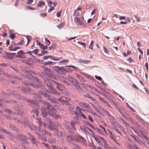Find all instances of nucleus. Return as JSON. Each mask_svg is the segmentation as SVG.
<instances>
[{
  "mask_svg": "<svg viewBox=\"0 0 149 149\" xmlns=\"http://www.w3.org/2000/svg\"><path fill=\"white\" fill-rule=\"evenodd\" d=\"M54 9V8L53 6H52L49 9V10L48 11V12H50L51 11H52Z\"/></svg>",
  "mask_w": 149,
  "mask_h": 149,
  "instance_id": "62",
  "label": "nucleus"
},
{
  "mask_svg": "<svg viewBox=\"0 0 149 149\" xmlns=\"http://www.w3.org/2000/svg\"><path fill=\"white\" fill-rule=\"evenodd\" d=\"M39 76L42 77L44 79L45 83L47 86L48 88L49 89V91L50 93L54 94H58V92L55 90L52 84V81L46 78L43 76H42L41 75L39 74Z\"/></svg>",
  "mask_w": 149,
  "mask_h": 149,
  "instance_id": "1",
  "label": "nucleus"
},
{
  "mask_svg": "<svg viewBox=\"0 0 149 149\" xmlns=\"http://www.w3.org/2000/svg\"><path fill=\"white\" fill-rule=\"evenodd\" d=\"M127 146L130 149H139L136 145H134L133 146H132L130 144H128Z\"/></svg>",
  "mask_w": 149,
  "mask_h": 149,
  "instance_id": "26",
  "label": "nucleus"
},
{
  "mask_svg": "<svg viewBox=\"0 0 149 149\" xmlns=\"http://www.w3.org/2000/svg\"><path fill=\"white\" fill-rule=\"evenodd\" d=\"M74 21L76 25H80L82 28L86 26V25L84 23L85 20L83 17H81L80 18L76 17L74 18Z\"/></svg>",
  "mask_w": 149,
  "mask_h": 149,
  "instance_id": "5",
  "label": "nucleus"
},
{
  "mask_svg": "<svg viewBox=\"0 0 149 149\" xmlns=\"http://www.w3.org/2000/svg\"><path fill=\"white\" fill-rule=\"evenodd\" d=\"M95 77L96 79H97L101 81L102 80V78L100 76H98L97 75H95Z\"/></svg>",
  "mask_w": 149,
  "mask_h": 149,
  "instance_id": "48",
  "label": "nucleus"
},
{
  "mask_svg": "<svg viewBox=\"0 0 149 149\" xmlns=\"http://www.w3.org/2000/svg\"><path fill=\"white\" fill-rule=\"evenodd\" d=\"M85 77L88 78H90L92 80V81H93L95 80V79L93 78H92L91 77H90L89 75L84 73H81Z\"/></svg>",
  "mask_w": 149,
  "mask_h": 149,
  "instance_id": "28",
  "label": "nucleus"
},
{
  "mask_svg": "<svg viewBox=\"0 0 149 149\" xmlns=\"http://www.w3.org/2000/svg\"><path fill=\"white\" fill-rule=\"evenodd\" d=\"M97 131L100 133L102 134H104L105 133H104V131H103L102 130H101L97 129Z\"/></svg>",
  "mask_w": 149,
  "mask_h": 149,
  "instance_id": "41",
  "label": "nucleus"
},
{
  "mask_svg": "<svg viewBox=\"0 0 149 149\" xmlns=\"http://www.w3.org/2000/svg\"><path fill=\"white\" fill-rule=\"evenodd\" d=\"M18 54H24L25 53L23 52V51L22 50H20L17 53Z\"/></svg>",
  "mask_w": 149,
  "mask_h": 149,
  "instance_id": "57",
  "label": "nucleus"
},
{
  "mask_svg": "<svg viewBox=\"0 0 149 149\" xmlns=\"http://www.w3.org/2000/svg\"><path fill=\"white\" fill-rule=\"evenodd\" d=\"M27 120L26 118H25V121L24 122V124L25 126L27 127L28 125V124L27 122Z\"/></svg>",
  "mask_w": 149,
  "mask_h": 149,
  "instance_id": "52",
  "label": "nucleus"
},
{
  "mask_svg": "<svg viewBox=\"0 0 149 149\" xmlns=\"http://www.w3.org/2000/svg\"><path fill=\"white\" fill-rule=\"evenodd\" d=\"M79 91H81V88L79 85V83L78 81L77 82V84L73 85Z\"/></svg>",
  "mask_w": 149,
  "mask_h": 149,
  "instance_id": "24",
  "label": "nucleus"
},
{
  "mask_svg": "<svg viewBox=\"0 0 149 149\" xmlns=\"http://www.w3.org/2000/svg\"><path fill=\"white\" fill-rule=\"evenodd\" d=\"M57 134L59 136H63V133L61 131L58 132L57 133Z\"/></svg>",
  "mask_w": 149,
  "mask_h": 149,
  "instance_id": "45",
  "label": "nucleus"
},
{
  "mask_svg": "<svg viewBox=\"0 0 149 149\" xmlns=\"http://www.w3.org/2000/svg\"><path fill=\"white\" fill-rule=\"evenodd\" d=\"M86 97L88 98H90L92 100H94V98L89 95H86Z\"/></svg>",
  "mask_w": 149,
  "mask_h": 149,
  "instance_id": "56",
  "label": "nucleus"
},
{
  "mask_svg": "<svg viewBox=\"0 0 149 149\" xmlns=\"http://www.w3.org/2000/svg\"><path fill=\"white\" fill-rule=\"evenodd\" d=\"M76 76L77 77L80 79V80L81 81L82 85L84 86H85L84 84L82 82H85V81L84 79L82 78L81 76L80 75L78 74H76Z\"/></svg>",
  "mask_w": 149,
  "mask_h": 149,
  "instance_id": "21",
  "label": "nucleus"
},
{
  "mask_svg": "<svg viewBox=\"0 0 149 149\" xmlns=\"http://www.w3.org/2000/svg\"><path fill=\"white\" fill-rule=\"evenodd\" d=\"M44 126L45 127H47L50 128L52 130H56L57 128L56 125L54 124H52L51 120L47 118L45 122L43 123Z\"/></svg>",
  "mask_w": 149,
  "mask_h": 149,
  "instance_id": "2",
  "label": "nucleus"
},
{
  "mask_svg": "<svg viewBox=\"0 0 149 149\" xmlns=\"http://www.w3.org/2000/svg\"><path fill=\"white\" fill-rule=\"evenodd\" d=\"M90 104L92 107L95 109V111L99 113L100 112L99 110L95 107V106L92 103H90Z\"/></svg>",
  "mask_w": 149,
  "mask_h": 149,
  "instance_id": "32",
  "label": "nucleus"
},
{
  "mask_svg": "<svg viewBox=\"0 0 149 149\" xmlns=\"http://www.w3.org/2000/svg\"><path fill=\"white\" fill-rule=\"evenodd\" d=\"M45 74L47 76L51 77L52 79H56V77L53 74V73L49 68H46L44 70Z\"/></svg>",
  "mask_w": 149,
  "mask_h": 149,
  "instance_id": "10",
  "label": "nucleus"
},
{
  "mask_svg": "<svg viewBox=\"0 0 149 149\" xmlns=\"http://www.w3.org/2000/svg\"><path fill=\"white\" fill-rule=\"evenodd\" d=\"M45 41L46 44L47 45V46L49 45L50 44V41L46 38H45Z\"/></svg>",
  "mask_w": 149,
  "mask_h": 149,
  "instance_id": "34",
  "label": "nucleus"
},
{
  "mask_svg": "<svg viewBox=\"0 0 149 149\" xmlns=\"http://www.w3.org/2000/svg\"><path fill=\"white\" fill-rule=\"evenodd\" d=\"M50 57H51V56H45L43 57V59L44 60H46L48 58H50Z\"/></svg>",
  "mask_w": 149,
  "mask_h": 149,
  "instance_id": "58",
  "label": "nucleus"
},
{
  "mask_svg": "<svg viewBox=\"0 0 149 149\" xmlns=\"http://www.w3.org/2000/svg\"><path fill=\"white\" fill-rule=\"evenodd\" d=\"M54 70L58 73L61 74H64L65 73V71H67L65 70V68L63 67H59L57 66H54L53 67Z\"/></svg>",
  "mask_w": 149,
  "mask_h": 149,
  "instance_id": "9",
  "label": "nucleus"
},
{
  "mask_svg": "<svg viewBox=\"0 0 149 149\" xmlns=\"http://www.w3.org/2000/svg\"><path fill=\"white\" fill-rule=\"evenodd\" d=\"M84 123L86 125H89L90 127H91L92 128H93V125L90 124V123L87 121H85L84 122Z\"/></svg>",
  "mask_w": 149,
  "mask_h": 149,
  "instance_id": "37",
  "label": "nucleus"
},
{
  "mask_svg": "<svg viewBox=\"0 0 149 149\" xmlns=\"http://www.w3.org/2000/svg\"><path fill=\"white\" fill-rule=\"evenodd\" d=\"M33 0H27L26 2L27 5H30L33 2Z\"/></svg>",
  "mask_w": 149,
  "mask_h": 149,
  "instance_id": "38",
  "label": "nucleus"
},
{
  "mask_svg": "<svg viewBox=\"0 0 149 149\" xmlns=\"http://www.w3.org/2000/svg\"><path fill=\"white\" fill-rule=\"evenodd\" d=\"M123 123L127 128H128L130 127L129 124H128L125 121H123Z\"/></svg>",
  "mask_w": 149,
  "mask_h": 149,
  "instance_id": "42",
  "label": "nucleus"
},
{
  "mask_svg": "<svg viewBox=\"0 0 149 149\" xmlns=\"http://www.w3.org/2000/svg\"><path fill=\"white\" fill-rule=\"evenodd\" d=\"M26 38L27 40H28L27 44H28L29 43V42L30 41L31 37L29 36H26Z\"/></svg>",
  "mask_w": 149,
  "mask_h": 149,
  "instance_id": "50",
  "label": "nucleus"
},
{
  "mask_svg": "<svg viewBox=\"0 0 149 149\" xmlns=\"http://www.w3.org/2000/svg\"><path fill=\"white\" fill-rule=\"evenodd\" d=\"M29 135L30 136L29 139L31 140V142L33 144H36L37 143V141L36 139L33 136L31 135L30 134H29Z\"/></svg>",
  "mask_w": 149,
  "mask_h": 149,
  "instance_id": "17",
  "label": "nucleus"
},
{
  "mask_svg": "<svg viewBox=\"0 0 149 149\" xmlns=\"http://www.w3.org/2000/svg\"><path fill=\"white\" fill-rule=\"evenodd\" d=\"M88 86L90 87V88H92L93 90L96 91L97 92H98L99 93H100V92L97 89H96V88H94V87H92L90 86Z\"/></svg>",
  "mask_w": 149,
  "mask_h": 149,
  "instance_id": "54",
  "label": "nucleus"
},
{
  "mask_svg": "<svg viewBox=\"0 0 149 149\" xmlns=\"http://www.w3.org/2000/svg\"><path fill=\"white\" fill-rule=\"evenodd\" d=\"M65 70L67 71H65L66 72H71L72 71V70H71L69 68L65 69Z\"/></svg>",
  "mask_w": 149,
  "mask_h": 149,
  "instance_id": "60",
  "label": "nucleus"
},
{
  "mask_svg": "<svg viewBox=\"0 0 149 149\" xmlns=\"http://www.w3.org/2000/svg\"><path fill=\"white\" fill-rule=\"evenodd\" d=\"M40 47L43 50H45L47 49L48 46L47 45L44 46L43 44H42L41 46H40Z\"/></svg>",
  "mask_w": 149,
  "mask_h": 149,
  "instance_id": "30",
  "label": "nucleus"
},
{
  "mask_svg": "<svg viewBox=\"0 0 149 149\" xmlns=\"http://www.w3.org/2000/svg\"><path fill=\"white\" fill-rule=\"evenodd\" d=\"M88 118L89 120L91 122H93V118L91 117L90 116H88Z\"/></svg>",
  "mask_w": 149,
  "mask_h": 149,
  "instance_id": "59",
  "label": "nucleus"
},
{
  "mask_svg": "<svg viewBox=\"0 0 149 149\" xmlns=\"http://www.w3.org/2000/svg\"><path fill=\"white\" fill-rule=\"evenodd\" d=\"M42 133L36 132V134L38 135V136L40 139L43 141H45L46 140V139L44 136V135L49 134L45 130L41 132Z\"/></svg>",
  "mask_w": 149,
  "mask_h": 149,
  "instance_id": "11",
  "label": "nucleus"
},
{
  "mask_svg": "<svg viewBox=\"0 0 149 149\" xmlns=\"http://www.w3.org/2000/svg\"><path fill=\"white\" fill-rule=\"evenodd\" d=\"M61 11H59L56 13V15L58 17H60L61 14Z\"/></svg>",
  "mask_w": 149,
  "mask_h": 149,
  "instance_id": "61",
  "label": "nucleus"
},
{
  "mask_svg": "<svg viewBox=\"0 0 149 149\" xmlns=\"http://www.w3.org/2000/svg\"><path fill=\"white\" fill-rule=\"evenodd\" d=\"M45 4V3L43 1H40L39 2L38 5L37 6V7L39 6L40 7H42Z\"/></svg>",
  "mask_w": 149,
  "mask_h": 149,
  "instance_id": "27",
  "label": "nucleus"
},
{
  "mask_svg": "<svg viewBox=\"0 0 149 149\" xmlns=\"http://www.w3.org/2000/svg\"><path fill=\"white\" fill-rule=\"evenodd\" d=\"M79 130L85 133H86L87 132L85 127L84 125L80 126Z\"/></svg>",
  "mask_w": 149,
  "mask_h": 149,
  "instance_id": "20",
  "label": "nucleus"
},
{
  "mask_svg": "<svg viewBox=\"0 0 149 149\" xmlns=\"http://www.w3.org/2000/svg\"><path fill=\"white\" fill-rule=\"evenodd\" d=\"M45 107H43L42 108L45 109V111H49L54 112L56 109H58V106L55 105L54 106V108H53L52 105L49 103L45 102V104H44Z\"/></svg>",
  "mask_w": 149,
  "mask_h": 149,
  "instance_id": "7",
  "label": "nucleus"
},
{
  "mask_svg": "<svg viewBox=\"0 0 149 149\" xmlns=\"http://www.w3.org/2000/svg\"><path fill=\"white\" fill-rule=\"evenodd\" d=\"M68 79L69 81H70L72 84L73 85L74 84H77V80L71 77H69Z\"/></svg>",
  "mask_w": 149,
  "mask_h": 149,
  "instance_id": "16",
  "label": "nucleus"
},
{
  "mask_svg": "<svg viewBox=\"0 0 149 149\" xmlns=\"http://www.w3.org/2000/svg\"><path fill=\"white\" fill-rule=\"evenodd\" d=\"M29 127L32 130H34L38 131L41 132V131L40 126H38V128H37L35 125H31L29 126Z\"/></svg>",
  "mask_w": 149,
  "mask_h": 149,
  "instance_id": "18",
  "label": "nucleus"
},
{
  "mask_svg": "<svg viewBox=\"0 0 149 149\" xmlns=\"http://www.w3.org/2000/svg\"><path fill=\"white\" fill-rule=\"evenodd\" d=\"M117 109L121 114L123 113V110L120 107H117Z\"/></svg>",
  "mask_w": 149,
  "mask_h": 149,
  "instance_id": "46",
  "label": "nucleus"
},
{
  "mask_svg": "<svg viewBox=\"0 0 149 149\" xmlns=\"http://www.w3.org/2000/svg\"><path fill=\"white\" fill-rule=\"evenodd\" d=\"M108 132L111 138L117 144L120 145L117 142V140L115 138V135L113 134L112 132L109 130H108Z\"/></svg>",
  "mask_w": 149,
  "mask_h": 149,
  "instance_id": "15",
  "label": "nucleus"
},
{
  "mask_svg": "<svg viewBox=\"0 0 149 149\" xmlns=\"http://www.w3.org/2000/svg\"><path fill=\"white\" fill-rule=\"evenodd\" d=\"M93 40H92L89 46V48L91 49H93Z\"/></svg>",
  "mask_w": 149,
  "mask_h": 149,
  "instance_id": "35",
  "label": "nucleus"
},
{
  "mask_svg": "<svg viewBox=\"0 0 149 149\" xmlns=\"http://www.w3.org/2000/svg\"><path fill=\"white\" fill-rule=\"evenodd\" d=\"M77 137V141H80L84 143L85 142V141L83 137L80 136H79L78 137Z\"/></svg>",
  "mask_w": 149,
  "mask_h": 149,
  "instance_id": "25",
  "label": "nucleus"
},
{
  "mask_svg": "<svg viewBox=\"0 0 149 149\" xmlns=\"http://www.w3.org/2000/svg\"><path fill=\"white\" fill-rule=\"evenodd\" d=\"M134 131L139 135H144L147 133L146 131L139 125L136 126L135 128Z\"/></svg>",
  "mask_w": 149,
  "mask_h": 149,
  "instance_id": "8",
  "label": "nucleus"
},
{
  "mask_svg": "<svg viewBox=\"0 0 149 149\" xmlns=\"http://www.w3.org/2000/svg\"><path fill=\"white\" fill-rule=\"evenodd\" d=\"M41 114L42 116L44 117L47 115V114L48 113L49 115H52L53 117L56 119H58L61 117L60 115L57 114L56 113H54V112H52L48 111H45V109L42 108L41 110Z\"/></svg>",
  "mask_w": 149,
  "mask_h": 149,
  "instance_id": "4",
  "label": "nucleus"
},
{
  "mask_svg": "<svg viewBox=\"0 0 149 149\" xmlns=\"http://www.w3.org/2000/svg\"><path fill=\"white\" fill-rule=\"evenodd\" d=\"M79 105L83 108H87L88 109L86 111H89V110L90 109V107L88 104L84 102H80L79 103Z\"/></svg>",
  "mask_w": 149,
  "mask_h": 149,
  "instance_id": "14",
  "label": "nucleus"
},
{
  "mask_svg": "<svg viewBox=\"0 0 149 149\" xmlns=\"http://www.w3.org/2000/svg\"><path fill=\"white\" fill-rule=\"evenodd\" d=\"M79 62L81 63H83L84 64H87L91 62V61L88 60H82L81 59H79Z\"/></svg>",
  "mask_w": 149,
  "mask_h": 149,
  "instance_id": "23",
  "label": "nucleus"
},
{
  "mask_svg": "<svg viewBox=\"0 0 149 149\" xmlns=\"http://www.w3.org/2000/svg\"><path fill=\"white\" fill-rule=\"evenodd\" d=\"M80 116L84 119H87V118L86 116L81 112H80Z\"/></svg>",
  "mask_w": 149,
  "mask_h": 149,
  "instance_id": "39",
  "label": "nucleus"
},
{
  "mask_svg": "<svg viewBox=\"0 0 149 149\" xmlns=\"http://www.w3.org/2000/svg\"><path fill=\"white\" fill-rule=\"evenodd\" d=\"M103 48L104 51V52H105L106 53H107V54L109 52H108L107 49H106V47L105 46H103Z\"/></svg>",
  "mask_w": 149,
  "mask_h": 149,
  "instance_id": "55",
  "label": "nucleus"
},
{
  "mask_svg": "<svg viewBox=\"0 0 149 149\" xmlns=\"http://www.w3.org/2000/svg\"><path fill=\"white\" fill-rule=\"evenodd\" d=\"M93 136L98 143L100 144L103 142L104 144V146L105 149H112L106 143L105 140L102 137L95 135H94Z\"/></svg>",
  "mask_w": 149,
  "mask_h": 149,
  "instance_id": "3",
  "label": "nucleus"
},
{
  "mask_svg": "<svg viewBox=\"0 0 149 149\" xmlns=\"http://www.w3.org/2000/svg\"><path fill=\"white\" fill-rule=\"evenodd\" d=\"M53 63V62L50 61H49L45 62L44 63V65H54Z\"/></svg>",
  "mask_w": 149,
  "mask_h": 149,
  "instance_id": "31",
  "label": "nucleus"
},
{
  "mask_svg": "<svg viewBox=\"0 0 149 149\" xmlns=\"http://www.w3.org/2000/svg\"><path fill=\"white\" fill-rule=\"evenodd\" d=\"M105 114L107 115V116H109L110 118H112L113 117L112 116L110 115L109 113L107 111H105Z\"/></svg>",
  "mask_w": 149,
  "mask_h": 149,
  "instance_id": "36",
  "label": "nucleus"
},
{
  "mask_svg": "<svg viewBox=\"0 0 149 149\" xmlns=\"http://www.w3.org/2000/svg\"><path fill=\"white\" fill-rule=\"evenodd\" d=\"M136 118L138 121L142 123H143L144 121L142 120L141 118L139 116L137 115L136 116Z\"/></svg>",
  "mask_w": 149,
  "mask_h": 149,
  "instance_id": "29",
  "label": "nucleus"
},
{
  "mask_svg": "<svg viewBox=\"0 0 149 149\" xmlns=\"http://www.w3.org/2000/svg\"><path fill=\"white\" fill-rule=\"evenodd\" d=\"M67 138L70 140L76 141V139L75 138V137L73 135H70L68 136Z\"/></svg>",
  "mask_w": 149,
  "mask_h": 149,
  "instance_id": "22",
  "label": "nucleus"
},
{
  "mask_svg": "<svg viewBox=\"0 0 149 149\" xmlns=\"http://www.w3.org/2000/svg\"><path fill=\"white\" fill-rule=\"evenodd\" d=\"M11 127L13 130L16 131H18V130L16 127L14 125H12L11 126Z\"/></svg>",
  "mask_w": 149,
  "mask_h": 149,
  "instance_id": "51",
  "label": "nucleus"
},
{
  "mask_svg": "<svg viewBox=\"0 0 149 149\" xmlns=\"http://www.w3.org/2000/svg\"><path fill=\"white\" fill-rule=\"evenodd\" d=\"M74 121L71 122L70 125L71 126V130H70L68 128V130L70 132H71L72 131L75 130L76 128L75 127V123H77L79 124L80 122V119L78 116H76L74 117L73 119Z\"/></svg>",
  "mask_w": 149,
  "mask_h": 149,
  "instance_id": "6",
  "label": "nucleus"
},
{
  "mask_svg": "<svg viewBox=\"0 0 149 149\" xmlns=\"http://www.w3.org/2000/svg\"><path fill=\"white\" fill-rule=\"evenodd\" d=\"M38 49H34V50L32 51V52L34 53L35 54L37 55L38 54Z\"/></svg>",
  "mask_w": 149,
  "mask_h": 149,
  "instance_id": "49",
  "label": "nucleus"
},
{
  "mask_svg": "<svg viewBox=\"0 0 149 149\" xmlns=\"http://www.w3.org/2000/svg\"><path fill=\"white\" fill-rule=\"evenodd\" d=\"M73 147L74 149H81L80 146L76 144H74Z\"/></svg>",
  "mask_w": 149,
  "mask_h": 149,
  "instance_id": "40",
  "label": "nucleus"
},
{
  "mask_svg": "<svg viewBox=\"0 0 149 149\" xmlns=\"http://www.w3.org/2000/svg\"><path fill=\"white\" fill-rule=\"evenodd\" d=\"M99 127L101 128V129H102V130H103V131H104V132L106 134H107V132H106V130H105V128L103 127H102V126L101 125H100L99 126Z\"/></svg>",
  "mask_w": 149,
  "mask_h": 149,
  "instance_id": "53",
  "label": "nucleus"
},
{
  "mask_svg": "<svg viewBox=\"0 0 149 149\" xmlns=\"http://www.w3.org/2000/svg\"><path fill=\"white\" fill-rule=\"evenodd\" d=\"M77 43L81 45L84 46V48L86 47V44L85 43L82 42H78Z\"/></svg>",
  "mask_w": 149,
  "mask_h": 149,
  "instance_id": "43",
  "label": "nucleus"
},
{
  "mask_svg": "<svg viewBox=\"0 0 149 149\" xmlns=\"http://www.w3.org/2000/svg\"><path fill=\"white\" fill-rule=\"evenodd\" d=\"M18 138L20 140V142L22 143H26L28 140V138L25 135L21 134L19 135Z\"/></svg>",
  "mask_w": 149,
  "mask_h": 149,
  "instance_id": "12",
  "label": "nucleus"
},
{
  "mask_svg": "<svg viewBox=\"0 0 149 149\" xmlns=\"http://www.w3.org/2000/svg\"><path fill=\"white\" fill-rule=\"evenodd\" d=\"M47 2L48 5L49 7H51L52 6V5L53 4V3L51 1H47Z\"/></svg>",
  "mask_w": 149,
  "mask_h": 149,
  "instance_id": "47",
  "label": "nucleus"
},
{
  "mask_svg": "<svg viewBox=\"0 0 149 149\" xmlns=\"http://www.w3.org/2000/svg\"><path fill=\"white\" fill-rule=\"evenodd\" d=\"M31 103L33 105H34V104L36 105V104H37V102H35L34 100L31 101Z\"/></svg>",
  "mask_w": 149,
  "mask_h": 149,
  "instance_id": "64",
  "label": "nucleus"
},
{
  "mask_svg": "<svg viewBox=\"0 0 149 149\" xmlns=\"http://www.w3.org/2000/svg\"><path fill=\"white\" fill-rule=\"evenodd\" d=\"M58 100L62 103V104H66L65 103L69 102L70 100V99L68 97L63 96L59 98L58 99Z\"/></svg>",
  "mask_w": 149,
  "mask_h": 149,
  "instance_id": "13",
  "label": "nucleus"
},
{
  "mask_svg": "<svg viewBox=\"0 0 149 149\" xmlns=\"http://www.w3.org/2000/svg\"><path fill=\"white\" fill-rule=\"evenodd\" d=\"M64 24L63 23H62L58 25L57 26V27L59 29H61L63 28L64 25Z\"/></svg>",
  "mask_w": 149,
  "mask_h": 149,
  "instance_id": "33",
  "label": "nucleus"
},
{
  "mask_svg": "<svg viewBox=\"0 0 149 149\" xmlns=\"http://www.w3.org/2000/svg\"><path fill=\"white\" fill-rule=\"evenodd\" d=\"M57 84L56 87L59 90L62 91L64 88L63 86H62L61 84L58 83H56Z\"/></svg>",
  "mask_w": 149,
  "mask_h": 149,
  "instance_id": "19",
  "label": "nucleus"
},
{
  "mask_svg": "<svg viewBox=\"0 0 149 149\" xmlns=\"http://www.w3.org/2000/svg\"><path fill=\"white\" fill-rule=\"evenodd\" d=\"M10 38H12V39L13 40L15 38V36L14 34H11L10 35Z\"/></svg>",
  "mask_w": 149,
  "mask_h": 149,
  "instance_id": "63",
  "label": "nucleus"
},
{
  "mask_svg": "<svg viewBox=\"0 0 149 149\" xmlns=\"http://www.w3.org/2000/svg\"><path fill=\"white\" fill-rule=\"evenodd\" d=\"M15 57H16L17 58H25V56H22L21 55H16L15 56Z\"/></svg>",
  "mask_w": 149,
  "mask_h": 149,
  "instance_id": "44",
  "label": "nucleus"
}]
</instances>
